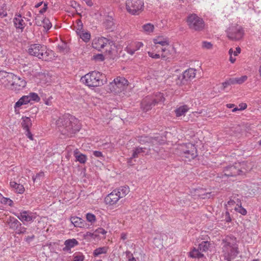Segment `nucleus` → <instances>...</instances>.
<instances>
[{"label": "nucleus", "mask_w": 261, "mask_h": 261, "mask_svg": "<svg viewBox=\"0 0 261 261\" xmlns=\"http://www.w3.org/2000/svg\"><path fill=\"white\" fill-rule=\"evenodd\" d=\"M56 124L61 134L68 137H71L81 128L78 120L69 114L60 117L56 120Z\"/></svg>", "instance_id": "f257e3e1"}, {"label": "nucleus", "mask_w": 261, "mask_h": 261, "mask_svg": "<svg viewBox=\"0 0 261 261\" xmlns=\"http://www.w3.org/2000/svg\"><path fill=\"white\" fill-rule=\"evenodd\" d=\"M140 142L141 143L146 144V146L138 147L133 150V154L131 158L129 159L128 162L130 164L133 159L138 158L141 154H147L151 150L150 146L153 147L159 144H161L160 139L159 137H141Z\"/></svg>", "instance_id": "f03ea898"}, {"label": "nucleus", "mask_w": 261, "mask_h": 261, "mask_svg": "<svg viewBox=\"0 0 261 261\" xmlns=\"http://www.w3.org/2000/svg\"><path fill=\"white\" fill-rule=\"evenodd\" d=\"M81 81L89 87L100 86L107 82L104 75L96 71L86 74L82 77Z\"/></svg>", "instance_id": "7ed1b4c3"}, {"label": "nucleus", "mask_w": 261, "mask_h": 261, "mask_svg": "<svg viewBox=\"0 0 261 261\" xmlns=\"http://www.w3.org/2000/svg\"><path fill=\"white\" fill-rule=\"evenodd\" d=\"M28 52L30 55L45 61L50 60L53 54L51 50L47 49L45 46L39 44H31Z\"/></svg>", "instance_id": "20e7f679"}, {"label": "nucleus", "mask_w": 261, "mask_h": 261, "mask_svg": "<svg viewBox=\"0 0 261 261\" xmlns=\"http://www.w3.org/2000/svg\"><path fill=\"white\" fill-rule=\"evenodd\" d=\"M129 192L128 187H121L114 190L105 198V202L107 204L113 205L121 198L125 197Z\"/></svg>", "instance_id": "39448f33"}, {"label": "nucleus", "mask_w": 261, "mask_h": 261, "mask_svg": "<svg viewBox=\"0 0 261 261\" xmlns=\"http://www.w3.org/2000/svg\"><path fill=\"white\" fill-rule=\"evenodd\" d=\"M187 22L189 28L195 31H201L204 28V21L197 14L193 13L188 16Z\"/></svg>", "instance_id": "423d86ee"}, {"label": "nucleus", "mask_w": 261, "mask_h": 261, "mask_svg": "<svg viewBox=\"0 0 261 261\" xmlns=\"http://www.w3.org/2000/svg\"><path fill=\"white\" fill-rule=\"evenodd\" d=\"M222 251L224 253V259L227 261H231L239 253L238 247L227 241H223Z\"/></svg>", "instance_id": "0eeeda50"}, {"label": "nucleus", "mask_w": 261, "mask_h": 261, "mask_svg": "<svg viewBox=\"0 0 261 261\" xmlns=\"http://www.w3.org/2000/svg\"><path fill=\"white\" fill-rule=\"evenodd\" d=\"M178 149L181 151L180 155L188 161L194 159L197 155L196 147L190 143L180 145Z\"/></svg>", "instance_id": "6e6552de"}, {"label": "nucleus", "mask_w": 261, "mask_h": 261, "mask_svg": "<svg viewBox=\"0 0 261 261\" xmlns=\"http://www.w3.org/2000/svg\"><path fill=\"white\" fill-rule=\"evenodd\" d=\"M144 3L142 0H127L126 9L132 15H138L143 10Z\"/></svg>", "instance_id": "1a4fd4ad"}, {"label": "nucleus", "mask_w": 261, "mask_h": 261, "mask_svg": "<svg viewBox=\"0 0 261 261\" xmlns=\"http://www.w3.org/2000/svg\"><path fill=\"white\" fill-rule=\"evenodd\" d=\"M210 246V243L208 241H202L198 245L197 248H193L189 252V256L192 258H200L204 257L203 252H206Z\"/></svg>", "instance_id": "9d476101"}, {"label": "nucleus", "mask_w": 261, "mask_h": 261, "mask_svg": "<svg viewBox=\"0 0 261 261\" xmlns=\"http://www.w3.org/2000/svg\"><path fill=\"white\" fill-rule=\"evenodd\" d=\"M195 70L193 68H189L185 71L182 74L179 75L176 80V84L182 86L187 84L195 76Z\"/></svg>", "instance_id": "9b49d317"}, {"label": "nucleus", "mask_w": 261, "mask_h": 261, "mask_svg": "<svg viewBox=\"0 0 261 261\" xmlns=\"http://www.w3.org/2000/svg\"><path fill=\"white\" fill-rule=\"evenodd\" d=\"M244 35L243 30L241 26L232 25L229 28L227 32V36L231 40L241 39Z\"/></svg>", "instance_id": "f8f14e48"}, {"label": "nucleus", "mask_w": 261, "mask_h": 261, "mask_svg": "<svg viewBox=\"0 0 261 261\" xmlns=\"http://www.w3.org/2000/svg\"><path fill=\"white\" fill-rule=\"evenodd\" d=\"M128 81L123 77H117L114 80L112 83L113 90L115 92H120L123 91L128 86Z\"/></svg>", "instance_id": "ddd939ff"}, {"label": "nucleus", "mask_w": 261, "mask_h": 261, "mask_svg": "<svg viewBox=\"0 0 261 261\" xmlns=\"http://www.w3.org/2000/svg\"><path fill=\"white\" fill-rule=\"evenodd\" d=\"M0 76H2V84H3L5 87L11 89V87H12V83L14 81L15 75L12 73L1 71Z\"/></svg>", "instance_id": "4468645a"}, {"label": "nucleus", "mask_w": 261, "mask_h": 261, "mask_svg": "<svg viewBox=\"0 0 261 261\" xmlns=\"http://www.w3.org/2000/svg\"><path fill=\"white\" fill-rule=\"evenodd\" d=\"M22 222H30L36 218V214L29 211H23L20 213L15 215Z\"/></svg>", "instance_id": "2eb2a0df"}, {"label": "nucleus", "mask_w": 261, "mask_h": 261, "mask_svg": "<svg viewBox=\"0 0 261 261\" xmlns=\"http://www.w3.org/2000/svg\"><path fill=\"white\" fill-rule=\"evenodd\" d=\"M240 164L239 163H235L232 166L226 167L224 170V175L226 176H236L240 175Z\"/></svg>", "instance_id": "dca6fc26"}, {"label": "nucleus", "mask_w": 261, "mask_h": 261, "mask_svg": "<svg viewBox=\"0 0 261 261\" xmlns=\"http://www.w3.org/2000/svg\"><path fill=\"white\" fill-rule=\"evenodd\" d=\"M109 43V40L105 37L95 38L92 42V46L98 51L103 48Z\"/></svg>", "instance_id": "f3484780"}, {"label": "nucleus", "mask_w": 261, "mask_h": 261, "mask_svg": "<svg viewBox=\"0 0 261 261\" xmlns=\"http://www.w3.org/2000/svg\"><path fill=\"white\" fill-rule=\"evenodd\" d=\"M12 83V87H11V90L14 91H19L26 86V82L16 75L14 77V81Z\"/></svg>", "instance_id": "a211bd4d"}, {"label": "nucleus", "mask_w": 261, "mask_h": 261, "mask_svg": "<svg viewBox=\"0 0 261 261\" xmlns=\"http://www.w3.org/2000/svg\"><path fill=\"white\" fill-rule=\"evenodd\" d=\"M155 105V103L152 100V98L150 97H146L141 102V108L144 111L147 112L151 109L152 106Z\"/></svg>", "instance_id": "6ab92c4d"}, {"label": "nucleus", "mask_w": 261, "mask_h": 261, "mask_svg": "<svg viewBox=\"0 0 261 261\" xmlns=\"http://www.w3.org/2000/svg\"><path fill=\"white\" fill-rule=\"evenodd\" d=\"M38 17V16H37L35 18V23L36 25L38 26L43 25L46 32L51 28L52 24L48 18H45L43 20H39Z\"/></svg>", "instance_id": "aec40b11"}, {"label": "nucleus", "mask_w": 261, "mask_h": 261, "mask_svg": "<svg viewBox=\"0 0 261 261\" xmlns=\"http://www.w3.org/2000/svg\"><path fill=\"white\" fill-rule=\"evenodd\" d=\"M103 26L109 31H112L115 28L113 18L112 16L108 15L103 22Z\"/></svg>", "instance_id": "412c9836"}, {"label": "nucleus", "mask_w": 261, "mask_h": 261, "mask_svg": "<svg viewBox=\"0 0 261 261\" xmlns=\"http://www.w3.org/2000/svg\"><path fill=\"white\" fill-rule=\"evenodd\" d=\"M8 224L10 228L16 231H17L19 227L21 225V223L14 217L10 218L8 221Z\"/></svg>", "instance_id": "4be33fe9"}, {"label": "nucleus", "mask_w": 261, "mask_h": 261, "mask_svg": "<svg viewBox=\"0 0 261 261\" xmlns=\"http://www.w3.org/2000/svg\"><path fill=\"white\" fill-rule=\"evenodd\" d=\"M73 155L76 159V161L81 164H85L87 160V156L85 154L81 153L78 149H76L74 151Z\"/></svg>", "instance_id": "5701e85b"}, {"label": "nucleus", "mask_w": 261, "mask_h": 261, "mask_svg": "<svg viewBox=\"0 0 261 261\" xmlns=\"http://www.w3.org/2000/svg\"><path fill=\"white\" fill-rule=\"evenodd\" d=\"M79 244L77 241L75 239H68L65 241V247L63 248L64 251H69L71 248Z\"/></svg>", "instance_id": "b1692460"}, {"label": "nucleus", "mask_w": 261, "mask_h": 261, "mask_svg": "<svg viewBox=\"0 0 261 261\" xmlns=\"http://www.w3.org/2000/svg\"><path fill=\"white\" fill-rule=\"evenodd\" d=\"M13 22L16 29L23 30L25 27V23L21 17V15H18L13 19Z\"/></svg>", "instance_id": "393cba45"}, {"label": "nucleus", "mask_w": 261, "mask_h": 261, "mask_svg": "<svg viewBox=\"0 0 261 261\" xmlns=\"http://www.w3.org/2000/svg\"><path fill=\"white\" fill-rule=\"evenodd\" d=\"M82 24L80 25H79V28L77 29V33L80 36L81 38L85 42H88L90 39V34L89 33H84V31L82 30Z\"/></svg>", "instance_id": "a878e982"}, {"label": "nucleus", "mask_w": 261, "mask_h": 261, "mask_svg": "<svg viewBox=\"0 0 261 261\" xmlns=\"http://www.w3.org/2000/svg\"><path fill=\"white\" fill-rule=\"evenodd\" d=\"M10 185L14 189L15 192L22 194L24 191V188L22 185L16 183L15 181H10Z\"/></svg>", "instance_id": "bb28decb"}, {"label": "nucleus", "mask_w": 261, "mask_h": 261, "mask_svg": "<svg viewBox=\"0 0 261 261\" xmlns=\"http://www.w3.org/2000/svg\"><path fill=\"white\" fill-rule=\"evenodd\" d=\"M153 43L155 44H160L162 46L169 45V41L167 38L163 36H158L153 40Z\"/></svg>", "instance_id": "cd10ccee"}, {"label": "nucleus", "mask_w": 261, "mask_h": 261, "mask_svg": "<svg viewBox=\"0 0 261 261\" xmlns=\"http://www.w3.org/2000/svg\"><path fill=\"white\" fill-rule=\"evenodd\" d=\"M189 108L187 105H183L179 107L175 110V113L176 117H180L185 115V114L188 111Z\"/></svg>", "instance_id": "c85d7f7f"}, {"label": "nucleus", "mask_w": 261, "mask_h": 261, "mask_svg": "<svg viewBox=\"0 0 261 261\" xmlns=\"http://www.w3.org/2000/svg\"><path fill=\"white\" fill-rule=\"evenodd\" d=\"M29 103L28 97L23 96H22L15 104L14 109L15 111H17V109L20 107L21 106L27 105Z\"/></svg>", "instance_id": "c756f323"}, {"label": "nucleus", "mask_w": 261, "mask_h": 261, "mask_svg": "<svg viewBox=\"0 0 261 261\" xmlns=\"http://www.w3.org/2000/svg\"><path fill=\"white\" fill-rule=\"evenodd\" d=\"M21 125L23 129L25 130L30 129V127L32 126V122L29 117H22Z\"/></svg>", "instance_id": "7c9ffc66"}, {"label": "nucleus", "mask_w": 261, "mask_h": 261, "mask_svg": "<svg viewBox=\"0 0 261 261\" xmlns=\"http://www.w3.org/2000/svg\"><path fill=\"white\" fill-rule=\"evenodd\" d=\"M71 222L75 227H82L83 225L82 219L77 217H72L70 218Z\"/></svg>", "instance_id": "2f4dec72"}, {"label": "nucleus", "mask_w": 261, "mask_h": 261, "mask_svg": "<svg viewBox=\"0 0 261 261\" xmlns=\"http://www.w3.org/2000/svg\"><path fill=\"white\" fill-rule=\"evenodd\" d=\"M148 56L153 59H159L161 57L162 59L164 60H167L169 58L167 56V53L162 54L161 55L158 54H154L153 53L148 51Z\"/></svg>", "instance_id": "473e14b6"}, {"label": "nucleus", "mask_w": 261, "mask_h": 261, "mask_svg": "<svg viewBox=\"0 0 261 261\" xmlns=\"http://www.w3.org/2000/svg\"><path fill=\"white\" fill-rule=\"evenodd\" d=\"M240 164V174L245 173L247 171L250 170L251 167L248 165V163L243 162L242 163H239Z\"/></svg>", "instance_id": "72a5a7b5"}, {"label": "nucleus", "mask_w": 261, "mask_h": 261, "mask_svg": "<svg viewBox=\"0 0 261 261\" xmlns=\"http://www.w3.org/2000/svg\"><path fill=\"white\" fill-rule=\"evenodd\" d=\"M238 203L234 207V210L243 215H246L247 211L241 206V202L237 199Z\"/></svg>", "instance_id": "f704fd0d"}, {"label": "nucleus", "mask_w": 261, "mask_h": 261, "mask_svg": "<svg viewBox=\"0 0 261 261\" xmlns=\"http://www.w3.org/2000/svg\"><path fill=\"white\" fill-rule=\"evenodd\" d=\"M25 96L28 97L29 103L31 101L38 102L40 99L38 94L35 93H30L29 95H25Z\"/></svg>", "instance_id": "c9c22d12"}, {"label": "nucleus", "mask_w": 261, "mask_h": 261, "mask_svg": "<svg viewBox=\"0 0 261 261\" xmlns=\"http://www.w3.org/2000/svg\"><path fill=\"white\" fill-rule=\"evenodd\" d=\"M142 28L144 32L150 33L153 32L154 30V25L150 23L145 24L142 26Z\"/></svg>", "instance_id": "e433bc0d"}, {"label": "nucleus", "mask_w": 261, "mask_h": 261, "mask_svg": "<svg viewBox=\"0 0 261 261\" xmlns=\"http://www.w3.org/2000/svg\"><path fill=\"white\" fill-rule=\"evenodd\" d=\"M164 100L165 98L163 97V94L162 93H158V94H156L155 98L152 99V100L155 104L160 102L164 101Z\"/></svg>", "instance_id": "4c0bfd02"}, {"label": "nucleus", "mask_w": 261, "mask_h": 261, "mask_svg": "<svg viewBox=\"0 0 261 261\" xmlns=\"http://www.w3.org/2000/svg\"><path fill=\"white\" fill-rule=\"evenodd\" d=\"M107 251V248L106 247H100L96 249L93 252L94 256H98L102 253H106Z\"/></svg>", "instance_id": "58836bf2"}, {"label": "nucleus", "mask_w": 261, "mask_h": 261, "mask_svg": "<svg viewBox=\"0 0 261 261\" xmlns=\"http://www.w3.org/2000/svg\"><path fill=\"white\" fill-rule=\"evenodd\" d=\"M44 174L43 172H40L39 173L37 174L35 176L33 177V181L35 182H40L41 180V178L44 176Z\"/></svg>", "instance_id": "ea45409f"}, {"label": "nucleus", "mask_w": 261, "mask_h": 261, "mask_svg": "<svg viewBox=\"0 0 261 261\" xmlns=\"http://www.w3.org/2000/svg\"><path fill=\"white\" fill-rule=\"evenodd\" d=\"M236 79L237 84H241L247 80V76L246 75H243L240 77H237Z\"/></svg>", "instance_id": "a19ab883"}, {"label": "nucleus", "mask_w": 261, "mask_h": 261, "mask_svg": "<svg viewBox=\"0 0 261 261\" xmlns=\"http://www.w3.org/2000/svg\"><path fill=\"white\" fill-rule=\"evenodd\" d=\"M86 218L88 221L90 222H94L95 221V216L91 213H88L86 215Z\"/></svg>", "instance_id": "79ce46f5"}, {"label": "nucleus", "mask_w": 261, "mask_h": 261, "mask_svg": "<svg viewBox=\"0 0 261 261\" xmlns=\"http://www.w3.org/2000/svg\"><path fill=\"white\" fill-rule=\"evenodd\" d=\"M2 202L8 204L9 206H12L13 203V201L9 198L3 197L2 199Z\"/></svg>", "instance_id": "37998d69"}, {"label": "nucleus", "mask_w": 261, "mask_h": 261, "mask_svg": "<svg viewBox=\"0 0 261 261\" xmlns=\"http://www.w3.org/2000/svg\"><path fill=\"white\" fill-rule=\"evenodd\" d=\"M58 48L60 51L64 52L66 50L67 44L65 42H62L58 44Z\"/></svg>", "instance_id": "c03bdc74"}, {"label": "nucleus", "mask_w": 261, "mask_h": 261, "mask_svg": "<svg viewBox=\"0 0 261 261\" xmlns=\"http://www.w3.org/2000/svg\"><path fill=\"white\" fill-rule=\"evenodd\" d=\"M202 47L206 48V49H210L212 47V44L208 42L204 41L202 42Z\"/></svg>", "instance_id": "a18cd8bd"}, {"label": "nucleus", "mask_w": 261, "mask_h": 261, "mask_svg": "<svg viewBox=\"0 0 261 261\" xmlns=\"http://www.w3.org/2000/svg\"><path fill=\"white\" fill-rule=\"evenodd\" d=\"M126 256L128 258V261H136L135 258L133 256V254L130 251H127L126 252Z\"/></svg>", "instance_id": "49530a36"}, {"label": "nucleus", "mask_w": 261, "mask_h": 261, "mask_svg": "<svg viewBox=\"0 0 261 261\" xmlns=\"http://www.w3.org/2000/svg\"><path fill=\"white\" fill-rule=\"evenodd\" d=\"M27 228L21 225L19 227V228L16 231L18 234L24 233L26 232Z\"/></svg>", "instance_id": "de8ad7c7"}, {"label": "nucleus", "mask_w": 261, "mask_h": 261, "mask_svg": "<svg viewBox=\"0 0 261 261\" xmlns=\"http://www.w3.org/2000/svg\"><path fill=\"white\" fill-rule=\"evenodd\" d=\"M84 257L82 255H76L74 256L73 261H83Z\"/></svg>", "instance_id": "09e8293b"}, {"label": "nucleus", "mask_w": 261, "mask_h": 261, "mask_svg": "<svg viewBox=\"0 0 261 261\" xmlns=\"http://www.w3.org/2000/svg\"><path fill=\"white\" fill-rule=\"evenodd\" d=\"M94 59L102 61L104 60L105 58L102 54H97L94 56Z\"/></svg>", "instance_id": "8fccbe9b"}, {"label": "nucleus", "mask_w": 261, "mask_h": 261, "mask_svg": "<svg viewBox=\"0 0 261 261\" xmlns=\"http://www.w3.org/2000/svg\"><path fill=\"white\" fill-rule=\"evenodd\" d=\"M93 154L95 157L97 158L102 157V153L99 151H94Z\"/></svg>", "instance_id": "3c124183"}, {"label": "nucleus", "mask_w": 261, "mask_h": 261, "mask_svg": "<svg viewBox=\"0 0 261 261\" xmlns=\"http://www.w3.org/2000/svg\"><path fill=\"white\" fill-rule=\"evenodd\" d=\"M26 136L31 140H33V135L31 134V132L30 131V129H26Z\"/></svg>", "instance_id": "603ef678"}, {"label": "nucleus", "mask_w": 261, "mask_h": 261, "mask_svg": "<svg viewBox=\"0 0 261 261\" xmlns=\"http://www.w3.org/2000/svg\"><path fill=\"white\" fill-rule=\"evenodd\" d=\"M143 44L142 42H137L135 45V48H134V49L136 50V51H137V50H139L140 48V47L143 46Z\"/></svg>", "instance_id": "864d4df0"}, {"label": "nucleus", "mask_w": 261, "mask_h": 261, "mask_svg": "<svg viewBox=\"0 0 261 261\" xmlns=\"http://www.w3.org/2000/svg\"><path fill=\"white\" fill-rule=\"evenodd\" d=\"M227 81L229 83V85L237 84L236 78L229 79L228 80H227Z\"/></svg>", "instance_id": "5fc2aeb1"}, {"label": "nucleus", "mask_w": 261, "mask_h": 261, "mask_svg": "<svg viewBox=\"0 0 261 261\" xmlns=\"http://www.w3.org/2000/svg\"><path fill=\"white\" fill-rule=\"evenodd\" d=\"M135 51L136 50L135 49H132L131 48L128 47L127 48V52L131 55H133Z\"/></svg>", "instance_id": "6e6d98bb"}, {"label": "nucleus", "mask_w": 261, "mask_h": 261, "mask_svg": "<svg viewBox=\"0 0 261 261\" xmlns=\"http://www.w3.org/2000/svg\"><path fill=\"white\" fill-rule=\"evenodd\" d=\"M34 235H32L31 236H28L26 238H25V241L28 242V243H30L31 241H32L34 239Z\"/></svg>", "instance_id": "4d7b16f0"}, {"label": "nucleus", "mask_w": 261, "mask_h": 261, "mask_svg": "<svg viewBox=\"0 0 261 261\" xmlns=\"http://www.w3.org/2000/svg\"><path fill=\"white\" fill-rule=\"evenodd\" d=\"M239 110H245L247 108V105L246 103H241L239 105Z\"/></svg>", "instance_id": "13d9d810"}, {"label": "nucleus", "mask_w": 261, "mask_h": 261, "mask_svg": "<svg viewBox=\"0 0 261 261\" xmlns=\"http://www.w3.org/2000/svg\"><path fill=\"white\" fill-rule=\"evenodd\" d=\"M241 52V48L239 47L236 48V50L233 52V55L237 56Z\"/></svg>", "instance_id": "bf43d9fd"}, {"label": "nucleus", "mask_w": 261, "mask_h": 261, "mask_svg": "<svg viewBox=\"0 0 261 261\" xmlns=\"http://www.w3.org/2000/svg\"><path fill=\"white\" fill-rule=\"evenodd\" d=\"M225 214H226V221L227 222H230L231 221V218L230 217L229 213L228 212H226Z\"/></svg>", "instance_id": "052dcab7"}, {"label": "nucleus", "mask_w": 261, "mask_h": 261, "mask_svg": "<svg viewBox=\"0 0 261 261\" xmlns=\"http://www.w3.org/2000/svg\"><path fill=\"white\" fill-rule=\"evenodd\" d=\"M94 236V233L91 232H87L85 235V236L87 237H93ZM95 236H96V235H95Z\"/></svg>", "instance_id": "680f3d73"}, {"label": "nucleus", "mask_w": 261, "mask_h": 261, "mask_svg": "<svg viewBox=\"0 0 261 261\" xmlns=\"http://www.w3.org/2000/svg\"><path fill=\"white\" fill-rule=\"evenodd\" d=\"M236 203V202L234 200H230L229 201H228L227 205L226 206H227L228 205H233Z\"/></svg>", "instance_id": "e2e57ef3"}, {"label": "nucleus", "mask_w": 261, "mask_h": 261, "mask_svg": "<svg viewBox=\"0 0 261 261\" xmlns=\"http://www.w3.org/2000/svg\"><path fill=\"white\" fill-rule=\"evenodd\" d=\"M222 87H223V89H224L225 88H226L228 86H229V83L227 81H225V82H223L222 84Z\"/></svg>", "instance_id": "0e129e2a"}, {"label": "nucleus", "mask_w": 261, "mask_h": 261, "mask_svg": "<svg viewBox=\"0 0 261 261\" xmlns=\"http://www.w3.org/2000/svg\"><path fill=\"white\" fill-rule=\"evenodd\" d=\"M7 15V12L5 11L0 12V17L3 18Z\"/></svg>", "instance_id": "69168bd1"}, {"label": "nucleus", "mask_w": 261, "mask_h": 261, "mask_svg": "<svg viewBox=\"0 0 261 261\" xmlns=\"http://www.w3.org/2000/svg\"><path fill=\"white\" fill-rule=\"evenodd\" d=\"M86 3L89 6H92L93 5V3L91 0H86Z\"/></svg>", "instance_id": "338daca9"}, {"label": "nucleus", "mask_w": 261, "mask_h": 261, "mask_svg": "<svg viewBox=\"0 0 261 261\" xmlns=\"http://www.w3.org/2000/svg\"><path fill=\"white\" fill-rule=\"evenodd\" d=\"M121 239H122L123 240L126 239V238H127L126 234L125 233H122L121 235Z\"/></svg>", "instance_id": "774afa93"}]
</instances>
